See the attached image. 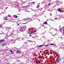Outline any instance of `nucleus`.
<instances>
[{
    "mask_svg": "<svg viewBox=\"0 0 64 64\" xmlns=\"http://www.w3.org/2000/svg\"><path fill=\"white\" fill-rule=\"evenodd\" d=\"M30 1H32V0H30Z\"/></svg>",
    "mask_w": 64,
    "mask_h": 64,
    "instance_id": "34",
    "label": "nucleus"
},
{
    "mask_svg": "<svg viewBox=\"0 0 64 64\" xmlns=\"http://www.w3.org/2000/svg\"><path fill=\"white\" fill-rule=\"evenodd\" d=\"M1 41H2H2H4V40H1Z\"/></svg>",
    "mask_w": 64,
    "mask_h": 64,
    "instance_id": "16",
    "label": "nucleus"
},
{
    "mask_svg": "<svg viewBox=\"0 0 64 64\" xmlns=\"http://www.w3.org/2000/svg\"><path fill=\"white\" fill-rule=\"evenodd\" d=\"M33 33V32H31L29 33H30V34H31V33Z\"/></svg>",
    "mask_w": 64,
    "mask_h": 64,
    "instance_id": "22",
    "label": "nucleus"
},
{
    "mask_svg": "<svg viewBox=\"0 0 64 64\" xmlns=\"http://www.w3.org/2000/svg\"><path fill=\"white\" fill-rule=\"evenodd\" d=\"M36 31H37V30H34V31L33 32V33H35V32H36Z\"/></svg>",
    "mask_w": 64,
    "mask_h": 64,
    "instance_id": "5",
    "label": "nucleus"
},
{
    "mask_svg": "<svg viewBox=\"0 0 64 64\" xmlns=\"http://www.w3.org/2000/svg\"><path fill=\"white\" fill-rule=\"evenodd\" d=\"M10 51L12 53L11 54H14V52L12 51L11 50H10Z\"/></svg>",
    "mask_w": 64,
    "mask_h": 64,
    "instance_id": "3",
    "label": "nucleus"
},
{
    "mask_svg": "<svg viewBox=\"0 0 64 64\" xmlns=\"http://www.w3.org/2000/svg\"><path fill=\"white\" fill-rule=\"evenodd\" d=\"M27 23H28V22L25 23H23L22 24H27Z\"/></svg>",
    "mask_w": 64,
    "mask_h": 64,
    "instance_id": "17",
    "label": "nucleus"
},
{
    "mask_svg": "<svg viewBox=\"0 0 64 64\" xmlns=\"http://www.w3.org/2000/svg\"><path fill=\"white\" fill-rule=\"evenodd\" d=\"M50 45H54V44H50Z\"/></svg>",
    "mask_w": 64,
    "mask_h": 64,
    "instance_id": "13",
    "label": "nucleus"
},
{
    "mask_svg": "<svg viewBox=\"0 0 64 64\" xmlns=\"http://www.w3.org/2000/svg\"><path fill=\"white\" fill-rule=\"evenodd\" d=\"M22 28H23V27H22L21 28V29H22Z\"/></svg>",
    "mask_w": 64,
    "mask_h": 64,
    "instance_id": "26",
    "label": "nucleus"
},
{
    "mask_svg": "<svg viewBox=\"0 0 64 64\" xmlns=\"http://www.w3.org/2000/svg\"><path fill=\"white\" fill-rule=\"evenodd\" d=\"M2 25H1V26H0L1 27H2Z\"/></svg>",
    "mask_w": 64,
    "mask_h": 64,
    "instance_id": "31",
    "label": "nucleus"
},
{
    "mask_svg": "<svg viewBox=\"0 0 64 64\" xmlns=\"http://www.w3.org/2000/svg\"><path fill=\"white\" fill-rule=\"evenodd\" d=\"M6 19H7V17H6Z\"/></svg>",
    "mask_w": 64,
    "mask_h": 64,
    "instance_id": "32",
    "label": "nucleus"
},
{
    "mask_svg": "<svg viewBox=\"0 0 64 64\" xmlns=\"http://www.w3.org/2000/svg\"><path fill=\"white\" fill-rule=\"evenodd\" d=\"M1 60H0V62H1Z\"/></svg>",
    "mask_w": 64,
    "mask_h": 64,
    "instance_id": "33",
    "label": "nucleus"
},
{
    "mask_svg": "<svg viewBox=\"0 0 64 64\" xmlns=\"http://www.w3.org/2000/svg\"><path fill=\"white\" fill-rule=\"evenodd\" d=\"M36 63V64H39V62H37Z\"/></svg>",
    "mask_w": 64,
    "mask_h": 64,
    "instance_id": "19",
    "label": "nucleus"
},
{
    "mask_svg": "<svg viewBox=\"0 0 64 64\" xmlns=\"http://www.w3.org/2000/svg\"><path fill=\"white\" fill-rule=\"evenodd\" d=\"M1 42H2V41H1V40L0 41V43H1Z\"/></svg>",
    "mask_w": 64,
    "mask_h": 64,
    "instance_id": "25",
    "label": "nucleus"
},
{
    "mask_svg": "<svg viewBox=\"0 0 64 64\" xmlns=\"http://www.w3.org/2000/svg\"><path fill=\"white\" fill-rule=\"evenodd\" d=\"M52 21H54V20H52Z\"/></svg>",
    "mask_w": 64,
    "mask_h": 64,
    "instance_id": "35",
    "label": "nucleus"
},
{
    "mask_svg": "<svg viewBox=\"0 0 64 64\" xmlns=\"http://www.w3.org/2000/svg\"><path fill=\"white\" fill-rule=\"evenodd\" d=\"M30 37H31V36H31V35L30 34Z\"/></svg>",
    "mask_w": 64,
    "mask_h": 64,
    "instance_id": "23",
    "label": "nucleus"
},
{
    "mask_svg": "<svg viewBox=\"0 0 64 64\" xmlns=\"http://www.w3.org/2000/svg\"><path fill=\"white\" fill-rule=\"evenodd\" d=\"M17 25H18H18H19V24H18Z\"/></svg>",
    "mask_w": 64,
    "mask_h": 64,
    "instance_id": "27",
    "label": "nucleus"
},
{
    "mask_svg": "<svg viewBox=\"0 0 64 64\" xmlns=\"http://www.w3.org/2000/svg\"><path fill=\"white\" fill-rule=\"evenodd\" d=\"M16 53H21V52L20 51V50H18L16 51Z\"/></svg>",
    "mask_w": 64,
    "mask_h": 64,
    "instance_id": "1",
    "label": "nucleus"
},
{
    "mask_svg": "<svg viewBox=\"0 0 64 64\" xmlns=\"http://www.w3.org/2000/svg\"><path fill=\"white\" fill-rule=\"evenodd\" d=\"M6 43H5L3 45V46H4V45H6Z\"/></svg>",
    "mask_w": 64,
    "mask_h": 64,
    "instance_id": "12",
    "label": "nucleus"
},
{
    "mask_svg": "<svg viewBox=\"0 0 64 64\" xmlns=\"http://www.w3.org/2000/svg\"><path fill=\"white\" fill-rule=\"evenodd\" d=\"M54 19L55 20H57V18H54Z\"/></svg>",
    "mask_w": 64,
    "mask_h": 64,
    "instance_id": "15",
    "label": "nucleus"
},
{
    "mask_svg": "<svg viewBox=\"0 0 64 64\" xmlns=\"http://www.w3.org/2000/svg\"><path fill=\"white\" fill-rule=\"evenodd\" d=\"M57 10H58V12H62V10L61 9H58Z\"/></svg>",
    "mask_w": 64,
    "mask_h": 64,
    "instance_id": "2",
    "label": "nucleus"
},
{
    "mask_svg": "<svg viewBox=\"0 0 64 64\" xmlns=\"http://www.w3.org/2000/svg\"><path fill=\"white\" fill-rule=\"evenodd\" d=\"M51 14H50V16H51Z\"/></svg>",
    "mask_w": 64,
    "mask_h": 64,
    "instance_id": "36",
    "label": "nucleus"
},
{
    "mask_svg": "<svg viewBox=\"0 0 64 64\" xmlns=\"http://www.w3.org/2000/svg\"><path fill=\"white\" fill-rule=\"evenodd\" d=\"M8 17H11V16H10V15H9V16H8Z\"/></svg>",
    "mask_w": 64,
    "mask_h": 64,
    "instance_id": "21",
    "label": "nucleus"
},
{
    "mask_svg": "<svg viewBox=\"0 0 64 64\" xmlns=\"http://www.w3.org/2000/svg\"><path fill=\"white\" fill-rule=\"evenodd\" d=\"M5 20H7V19H5Z\"/></svg>",
    "mask_w": 64,
    "mask_h": 64,
    "instance_id": "30",
    "label": "nucleus"
},
{
    "mask_svg": "<svg viewBox=\"0 0 64 64\" xmlns=\"http://www.w3.org/2000/svg\"><path fill=\"white\" fill-rule=\"evenodd\" d=\"M60 60L59 59L58 60V62H57V63H59V61H60Z\"/></svg>",
    "mask_w": 64,
    "mask_h": 64,
    "instance_id": "7",
    "label": "nucleus"
},
{
    "mask_svg": "<svg viewBox=\"0 0 64 64\" xmlns=\"http://www.w3.org/2000/svg\"><path fill=\"white\" fill-rule=\"evenodd\" d=\"M50 4H48V5H50Z\"/></svg>",
    "mask_w": 64,
    "mask_h": 64,
    "instance_id": "29",
    "label": "nucleus"
},
{
    "mask_svg": "<svg viewBox=\"0 0 64 64\" xmlns=\"http://www.w3.org/2000/svg\"><path fill=\"white\" fill-rule=\"evenodd\" d=\"M32 4H34L35 3V2H32Z\"/></svg>",
    "mask_w": 64,
    "mask_h": 64,
    "instance_id": "20",
    "label": "nucleus"
},
{
    "mask_svg": "<svg viewBox=\"0 0 64 64\" xmlns=\"http://www.w3.org/2000/svg\"><path fill=\"white\" fill-rule=\"evenodd\" d=\"M23 20H27V18H25V19H24Z\"/></svg>",
    "mask_w": 64,
    "mask_h": 64,
    "instance_id": "18",
    "label": "nucleus"
},
{
    "mask_svg": "<svg viewBox=\"0 0 64 64\" xmlns=\"http://www.w3.org/2000/svg\"><path fill=\"white\" fill-rule=\"evenodd\" d=\"M28 42H32V41L30 40H28Z\"/></svg>",
    "mask_w": 64,
    "mask_h": 64,
    "instance_id": "10",
    "label": "nucleus"
},
{
    "mask_svg": "<svg viewBox=\"0 0 64 64\" xmlns=\"http://www.w3.org/2000/svg\"><path fill=\"white\" fill-rule=\"evenodd\" d=\"M62 28H61V29H60V31H62Z\"/></svg>",
    "mask_w": 64,
    "mask_h": 64,
    "instance_id": "8",
    "label": "nucleus"
},
{
    "mask_svg": "<svg viewBox=\"0 0 64 64\" xmlns=\"http://www.w3.org/2000/svg\"><path fill=\"white\" fill-rule=\"evenodd\" d=\"M38 7H39V6H37L36 8H38Z\"/></svg>",
    "mask_w": 64,
    "mask_h": 64,
    "instance_id": "14",
    "label": "nucleus"
},
{
    "mask_svg": "<svg viewBox=\"0 0 64 64\" xmlns=\"http://www.w3.org/2000/svg\"><path fill=\"white\" fill-rule=\"evenodd\" d=\"M44 46L46 47H48V46H49V45H44Z\"/></svg>",
    "mask_w": 64,
    "mask_h": 64,
    "instance_id": "9",
    "label": "nucleus"
},
{
    "mask_svg": "<svg viewBox=\"0 0 64 64\" xmlns=\"http://www.w3.org/2000/svg\"><path fill=\"white\" fill-rule=\"evenodd\" d=\"M43 46L42 45H41L40 46H38V47L39 48L40 47H42Z\"/></svg>",
    "mask_w": 64,
    "mask_h": 64,
    "instance_id": "4",
    "label": "nucleus"
},
{
    "mask_svg": "<svg viewBox=\"0 0 64 64\" xmlns=\"http://www.w3.org/2000/svg\"><path fill=\"white\" fill-rule=\"evenodd\" d=\"M44 24H47V22H45L44 23Z\"/></svg>",
    "mask_w": 64,
    "mask_h": 64,
    "instance_id": "6",
    "label": "nucleus"
},
{
    "mask_svg": "<svg viewBox=\"0 0 64 64\" xmlns=\"http://www.w3.org/2000/svg\"><path fill=\"white\" fill-rule=\"evenodd\" d=\"M7 9V8H6V9Z\"/></svg>",
    "mask_w": 64,
    "mask_h": 64,
    "instance_id": "28",
    "label": "nucleus"
},
{
    "mask_svg": "<svg viewBox=\"0 0 64 64\" xmlns=\"http://www.w3.org/2000/svg\"><path fill=\"white\" fill-rule=\"evenodd\" d=\"M18 17V16H15V18H17Z\"/></svg>",
    "mask_w": 64,
    "mask_h": 64,
    "instance_id": "11",
    "label": "nucleus"
},
{
    "mask_svg": "<svg viewBox=\"0 0 64 64\" xmlns=\"http://www.w3.org/2000/svg\"><path fill=\"white\" fill-rule=\"evenodd\" d=\"M9 28H10V27H8L7 28L8 29H9Z\"/></svg>",
    "mask_w": 64,
    "mask_h": 64,
    "instance_id": "24",
    "label": "nucleus"
}]
</instances>
